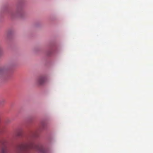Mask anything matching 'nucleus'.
Instances as JSON below:
<instances>
[{
  "mask_svg": "<svg viewBox=\"0 0 153 153\" xmlns=\"http://www.w3.org/2000/svg\"><path fill=\"white\" fill-rule=\"evenodd\" d=\"M45 82V78L44 77H41L39 78L37 81V83L40 85L43 84Z\"/></svg>",
  "mask_w": 153,
  "mask_h": 153,
  "instance_id": "obj_3",
  "label": "nucleus"
},
{
  "mask_svg": "<svg viewBox=\"0 0 153 153\" xmlns=\"http://www.w3.org/2000/svg\"><path fill=\"white\" fill-rule=\"evenodd\" d=\"M7 143V140L5 138H3L0 140V149L1 153H7L6 145Z\"/></svg>",
  "mask_w": 153,
  "mask_h": 153,
  "instance_id": "obj_2",
  "label": "nucleus"
},
{
  "mask_svg": "<svg viewBox=\"0 0 153 153\" xmlns=\"http://www.w3.org/2000/svg\"><path fill=\"white\" fill-rule=\"evenodd\" d=\"M4 71V70L3 69H0V75H1L3 73Z\"/></svg>",
  "mask_w": 153,
  "mask_h": 153,
  "instance_id": "obj_4",
  "label": "nucleus"
},
{
  "mask_svg": "<svg viewBox=\"0 0 153 153\" xmlns=\"http://www.w3.org/2000/svg\"><path fill=\"white\" fill-rule=\"evenodd\" d=\"M34 149L38 153H46L45 149L40 145H36L32 141H30L25 144H22L19 146L18 151L22 153H30V150Z\"/></svg>",
  "mask_w": 153,
  "mask_h": 153,
  "instance_id": "obj_1",
  "label": "nucleus"
}]
</instances>
